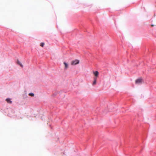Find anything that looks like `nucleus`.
Here are the masks:
<instances>
[{"mask_svg":"<svg viewBox=\"0 0 156 156\" xmlns=\"http://www.w3.org/2000/svg\"><path fill=\"white\" fill-rule=\"evenodd\" d=\"M79 61L78 60L76 59L73 61L71 62V64L72 65H75L79 64Z\"/></svg>","mask_w":156,"mask_h":156,"instance_id":"obj_1","label":"nucleus"},{"mask_svg":"<svg viewBox=\"0 0 156 156\" xmlns=\"http://www.w3.org/2000/svg\"><path fill=\"white\" fill-rule=\"evenodd\" d=\"M143 80L141 78H140L136 80L135 83L136 84H140L142 83Z\"/></svg>","mask_w":156,"mask_h":156,"instance_id":"obj_2","label":"nucleus"},{"mask_svg":"<svg viewBox=\"0 0 156 156\" xmlns=\"http://www.w3.org/2000/svg\"><path fill=\"white\" fill-rule=\"evenodd\" d=\"M93 73L94 74V76L95 77H97L98 75L99 72L98 71H96L95 72H93Z\"/></svg>","mask_w":156,"mask_h":156,"instance_id":"obj_3","label":"nucleus"},{"mask_svg":"<svg viewBox=\"0 0 156 156\" xmlns=\"http://www.w3.org/2000/svg\"><path fill=\"white\" fill-rule=\"evenodd\" d=\"M17 63L19 65L21 66L22 67H23V66L22 65V64L18 60H17Z\"/></svg>","mask_w":156,"mask_h":156,"instance_id":"obj_4","label":"nucleus"},{"mask_svg":"<svg viewBox=\"0 0 156 156\" xmlns=\"http://www.w3.org/2000/svg\"><path fill=\"white\" fill-rule=\"evenodd\" d=\"M6 101H7L8 103L11 104L12 103L11 101L9 98H7L6 99Z\"/></svg>","mask_w":156,"mask_h":156,"instance_id":"obj_5","label":"nucleus"},{"mask_svg":"<svg viewBox=\"0 0 156 156\" xmlns=\"http://www.w3.org/2000/svg\"><path fill=\"white\" fill-rule=\"evenodd\" d=\"M94 80L93 83V85H95L96 84V79H97V78H94Z\"/></svg>","mask_w":156,"mask_h":156,"instance_id":"obj_6","label":"nucleus"},{"mask_svg":"<svg viewBox=\"0 0 156 156\" xmlns=\"http://www.w3.org/2000/svg\"><path fill=\"white\" fill-rule=\"evenodd\" d=\"M64 64L65 65V68H67L68 67V65H67V64L66 62H64Z\"/></svg>","mask_w":156,"mask_h":156,"instance_id":"obj_7","label":"nucleus"},{"mask_svg":"<svg viewBox=\"0 0 156 156\" xmlns=\"http://www.w3.org/2000/svg\"><path fill=\"white\" fill-rule=\"evenodd\" d=\"M29 95L32 97H34V94L32 93H29Z\"/></svg>","mask_w":156,"mask_h":156,"instance_id":"obj_8","label":"nucleus"},{"mask_svg":"<svg viewBox=\"0 0 156 156\" xmlns=\"http://www.w3.org/2000/svg\"><path fill=\"white\" fill-rule=\"evenodd\" d=\"M44 43L42 42V43H40V46H41L42 47H43L44 46Z\"/></svg>","mask_w":156,"mask_h":156,"instance_id":"obj_9","label":"nucleus"},{"mask_svg":"<svg viewBox=\"0 0 156 156\" xmlns=\"http://www.w3.org/2000/svg\"><path fill=\"white\" fill-rule=\"evenodd\" d=\"M151 27H153V26H154V25H153V24H152V25H151Z\"/></svg>","mask_w":156,"mask_h":156,"instance_id":"obj_10","label":"nucleus"}]
</instances>
